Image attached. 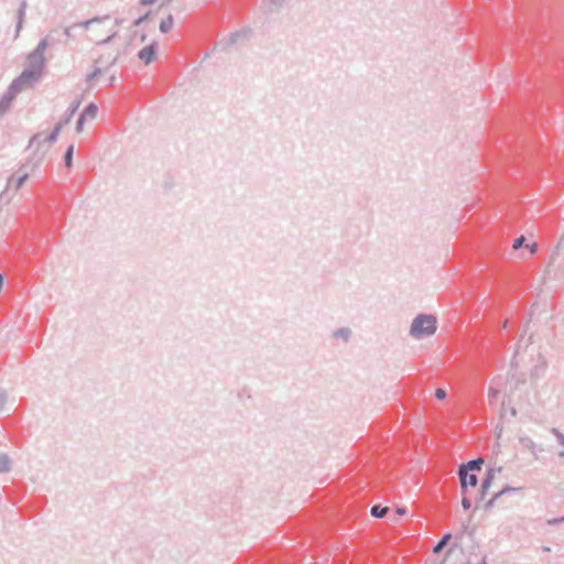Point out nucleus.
Listing matches in <instances>:
<instances>
[{
	"instance_id": "obj_24",
	"label": "nucleus",
	"mask_w": 564,
	"mask_h": 564,
	"mask_svg": "<svg viewBox=\"0 0 564 564\" xmlns=\"http://www.w3.org/2000/svg\"><path fill=\"white\" fill-rule=\"evenodd\" d=\"M62 124H57L54 127V129L52 130V132L46 137L44 138V142H50V143H53L57 140V137L59 134V132L62 131Z\"/></svg>"
},
{
	"instance_id": "obj_38",
	"label": "nucleus",
	"mask_w": 564,
	"mask_h": 564,
	"mask_svg": "<svg viewBox=\"0 0 564 564\" xmlns=\"http://www.w3.org/2000/svg\"><path fill=\"white\" fill-rule=\"evenodd\" d=\"M41 137H42V134H41V133H36V134H34V135L30 139L29 147H32V145H33V144H35V143H40V142H41Z\"/></svg>"
},
{
	"instance_id": "obj_48",
	"label": "nucleus",
	"mask_w": 564,
	"mask_h": 564,
	"mask_svg": "<svg viewBox=\"0 0 564 564\" xmlns=\"http://www.w3.org/2000/svg\"><path fill=\"white\" fill-rule=\"evenodd\" d=\"M115 82H116V77H115V76H111V77L109 78V85H113V84H115Z\"/></svg>"
},
{
	"instance_id": "obj_36",
	"label": "nucleus",
	"mask_w": 564,
	"mask_h": 564,
	"mask_svg": "<svg viewBox=\"0 0 564 564\" xmlns=\"http://www.w3.org/2000/svg\"><path fill=\"white\" fill-rule=\"evenodd\" d=\"M462 507L464 508V510L470 509L471 502H470V499L467 496L463 497V499H462Z\"/></svg>"
},
{
	"instance_id": "obj_57",
	"label": "nucleus",
	"mask_w": 564,
	"mask_h": 564,
	"mask_svg": "<svg viewBox=\"0 0 564 564\" xmlns=\"http://www.w3.org/2000/svg\"><path fill=\"white\" fill-rule=\"evenodd\" d=\"M562 520H563V522H564V516L562 517Z\"/></svg>"
},
{
	"instance_id": "obj_4",
	"label": "nucleus",
	"mask_w": 564,
	"mask_h": 564,
	"mask_svg": "<svg viewBox=\"0 0 564 564\" xmlns=\"http://www.w3.org/2000/svg\"><path fill=\"white\" fill-rule=\"evenodd\" d=\"M500 470H501V468H498L497 470H496V469H494V468H489V469L487 470L486 476H485V478H484V479H482V481H481V485H480V489H479L478 496H477V498H476V502H477V503H478V502H480V501H482V500L485 499V497H486V495H487V492H488L489 488H490V487H491V485H492V481H494V479H495V475H496V473H497V471L499 473Z\"/></svg>"
},
{
	"instance_id": "obj_44",
	"label": "nucleus",
	"mask_w": 564,
	"mask_h": 564,
	"mask_svg": "<svg viewBox=\"0 0 564 564\" xmlns=\"http://www.w3.org/2000/svg\"><path fill=\"white\" fill-rule=\"evenodd\" d=\"M517 384H521L525 382L524 375L521 373L519 377L516 378Z\"/></svg>"
},
{
	"instance_id": "obj_3",
	"label": "nucleus",
	"mask_w": 564,
	"mask_h": 564,
	"mask_svg": "<svg viewBox=\"0 0 564 564\" xmlns=\"http://www.w3.org/2000/svg\"><path fill=\"white\" fill-rule=\"evenodd\" d=\"M158 51H159L158 42L152 41L149 45H147L145 47L141 48L138 52V57L145 65H149L156 58Z\"/></svg>"
},
{
	"instance_id": "obj_13",
	"label": "nucleus",
	"mask_w": 564,
	"mask_h": 564,
	"mask_svg": "<svg viewBox=\"0 0 564 564\" xmlns=\"http://www.w3.org/2000/svg\"><path fill=\"white\" fill-rule=\"evenodd\" d=\"M351 329L349 327H340L332 333L333 339H341L344 343H348L351 338Z\"/></svg>"
},
{
	"instance_id": "obj_30",
	"label": "nucleus",
	"mask_w": 564,
	"mask_h": 564,
	"mask_svg": "<svg viewBox=\"0 0 564 564\" xmlns=\"http://www.w3.org/2000/svg\"><path fill=\"white\" fill-rule=\"evenodd\" d=\"M150 17V11L135 19L132 23V28L140 26Z\"/></svg>"
},
{
	"instance_id": "obj_46",
	"label": "nucleus",
	"mask_w": 564,
	"mask_h": 564,
	"mask_svg": "<svg viewBox=\"0 0 564 564\" xmlns=\"http://www.w3.org/2000/svg\"><path fill=\"white\" fill-rule=\"evenodd\" d=\"M397 513H398L399 516H404V514L406 513V509H405V508H403V507H399V508L397 509Z\"/></svg>"
},
{
	"instance_id": "obj_45",
	"label": "nucleus",
	"mask_w": 564,
	"mask_h": 564,
	"mask_svg": "<svg viewBox=\"0 0 564 564\" xmlns=\"http://www.w3.org/2000/svg\"><path fill=\"white\" fill-rule=\"evenodd\" d=\"M547 522H549V524H557V523H562L563 520H562V518H554L552 520H549Z\"/></svg>"
},
{
	"instance_id": "obj_49",
	"label": "nucleus",
	"mask_w": 564,
	"mask_h": 564,
	"mask_svg": "<svg viewBox=\"0 0 564 564\" xmlns=\"http://www.w3.org/2000/svg\"><path fill=\"white\" fill-rule=\"evenodd\" d=\"M122 22H123V20H122V19H116V20H115L116 25H120Z\"/></svg>"
},
{
	"instance_id": "obj_40",
	"label": "nucleus",
	"mask_w": 564,
	"mask_h": 564,
	"mask_svg": "<svg viewBox=\"0 0 564 564\" xmlns=\"http://www.w3.org/2000/svg\"><path fill=\"white\" fill-rule=\"evenodd\" d=\"M499 394V390L494 388V387H490L489 388V391H488V398L489 399H496Z\"/></svg>"
},
{
	"instance_id": "obj_32",
	"label": "nucleus",
	"mask_w": 564,
	"mask_h": 564,
	"mask_svg": "<svg viewBox=\"0 0 564 564\" xmlns=\"http://www.w3.org/2000/svg\"><path fill=\"white\" fill-rule=\"evenodd\" d=\"M551 432L556 436L558 443L564 446V434L556 427H553Z\"/></svg>"
},
{
	"instance_id": "obj_47",
	"label": "nucleus",
	"mask_w": 564,
	"mask_h": 564,
	"mask_svg": "<svg viewBox=\"0 0 564 564\" xmlns=\"http://www.w3.org/2000/svg\"><path fill=\"white\" fill-rule=\"evenodd\" d=\"M116 62H117V56L111 57V59L109 61V65L108 66L109 67L113 66L116 64Z\"/></svg>"
},
{
	"instance_id": "obj_19",
	"label": "nucleus",
	"mask_w": 564,
	"mask_h": 564,
	"mask_svg": "<svg viewBox=\"0 0 564 564\" xmlns=\"http://www.w3.org/2000/svg\"><path fill=\"white\" fill-rule=\"evenodd\" d=\"M389 512L388 507H382L381 505H375L371 507L370 513L373 518L381 519Z\"/></svg>"
},
{
	"instance_id": "obj_37",
	"label": "nucleus",
	"mask_w": 564,
	"mask_h": 564,
	"mask_svg": "<svg viewBox=\"0 0 564 564\" xmlns=\"http://www.w3.org/2000/svg\"><path fill=\"white\" fill-rule=\"evenodd\" d=\"M137 37H139V40H140V42H141V43H144V42H145V40H147V34H145V33L138 34V32H137V31H134V32H133V35H132V39H131V42H132L134 39H137Z\"/></svg>"
},
{
	"instance_id": "obj_51",
	"label": "nucleus",
	"mask_w": 564,
	"mask_h": 564,
	"mask_svg": "<svg viewBox=\"0 0 564 564\" xmlns=\"http://www.w3.org/2000/svg\"><path fill=\"white\" fill-rule=\"evenodd\" d=\"M511 414H512L513 416H516V415H517V411H516V409H511Z\"/></svg>"
},
{
	"instance_id": "obj_26",
	"label": "nucleus",
	"mask_w": 564,
	"mask_h": 564,
	"mask_svg": "<svg viewBox=\"0 0 564 564\" xmlns=\"http://www.w3.org/2000/svg\"><path fill=\"white\" fill-rule=\"evenodd\" d=\"M12 104H10L9 101L4 100L3 98H0V118H2L4 115L8 113V111L10 110Z\"/></svg>"
},
{
	"instance_id": "obj_28",
	"label": "nucleus",
	"mask_w": 564,
	"mask_h": 564,
	"mask_svg": "<svg viewBox=\"0 0 564 564\" xmlns=\"http://www.w3.org/2000/svg\"><path fill=\"white\" fill-rule=\"evenodd\" d=\"M101 73H102L101 68L99 66H96L95 69L87 75L86 82L90 83L93 79H95L96 77L101 75Z\"/></svg>"
},
{
	"instance_id": "obj_33",
	"label": "nucleus",
	"mask_w": 564,
	"mask_h": 564,
	"mask_svg": "<svg viewBox=\"0 0 564 564\" xmlns=\"http://www.w3.org/2000/svg\"><path fill=\"white\" fill-rule=\"evenodd\" d=\"M525 241V238L523 236L517 238L514 241H513V245H512V248L514 250H519L520 248L523 247V243Z\"/></svg>"
},
{
	"instance_id": "obj_17",
	"label": "nucleus",
	"mask_w": 564,
	"mask_h": 564,
	"mask_svg": "<svg viewBox=\"0 0 564 564\" xmlns=\"http://www.w3.org/2000/svg\"><path fill=\"white\" fill-rule=\"evenodd\" d=\"M98 107L96 104L90 102L79 115L84 119H90L94 120L97 117Z\"/></svg>"
},
{
	"instance_id": "obj_27",
	"label": "nucleus",
	"mask_w": 564,
	"mask_h": 564,
	"mask_svg": "<svg viewBox=\"0 0 564 564\" xmlns=\"http://www.w3.org/2000/svg\"><path fill=\"white\" fill-rule=\"evenodd\" d=\"M501 498L499 492H496L484 506L486 510H490L495 507V503Z\"/></svg>"
},
{
	"instance_id": "obj_5",
	"label": "nucleus",
	"mask_w": 564,
	"mask_h": 564,
	"mask_svg": "<svg viewBox=\"0 0 564 564\" xmlns=\"http://www.w3.org/2000/svg\"><path fill=\"white\" fill-rule=\"evenodd\" d=\"M108 19H109V15H104V17H94V18H91V19H88V20L82 21V22H79V23H74V24H72V25H69V26L64 28L63 33H64V35H65V37H66V40H65V41H63V42H64V43H66V41L72 36V30H73V29H75V28H77V26H82V28L87 29L89 25H91V24H94V23H101V22H104V21H106V20H108Z\"/></svg>"
},
{
	"instance_id": "obj_16",
	"label": "nucleus",
	"mask_w": 564,
	"mask_h": 564,
	"mask_svg": "<svg viewBox=\"0 0 564 564\" xmlns=\"http://www.w3.org/2000/svg\"><path fill=\"white\" fill-rule=\"evenodd\" d=\"M249 36V30H240L231 33L228 37L227 45H232L239 40H247Z\"/></svg>"
},
{
	"instance_id": "obj_34",
	"label": "nucleus",
	"mask_w": 564,
	"mask_h": 564,
	"mask_svg": "<svg viewBox=\"0 0 564 564\" xmlns=\"http://www.w3.org/2000/svg\"><path fill=\"white\" fill-rule=\"evenodd\" d=\"M85 120L86 119L79 116L75 127L77 133H80L84 130Z\"/></svg>"
},
{
	"instance_id": "obj_2",
	"label": "nucleus",
	"mask_w": 564,
	"mask_h": 564,
	"mask_svg": "<svg viewBox=\"0 0 564 564\" xmlns=\"http://www.w3.org/2000/svg\"><path fill=\"white\" fill-rule=\"evenodd\" d=\"M43 74L30 68H25L15 79H13L23 89V87L33 86Z\"/></svg>"
},
{
	"instance_id": "obj_23",
	"label": "nucleus",
	"mask_w": 564,
	"mask_h": 564,
	"mask_svg": "<svg viewBox=\"0 0 564 564\" xmlns=\"http://www.w3.org/2000/svg\"><path fill=\"white\" fill-rule=\"evenodd\" d=\"M451 539H452V534L451 533L444 534L442 536V539L433 547V552L434 553H440Z\"/></svg>"
},
{
	"instance_id": "obj_52",
	"label": "nucleus",
	"mask_w": 564,
	"mask_h": 564,
	"mask_svg": "<svg viewBox=\"0 0 564 564\" xmlns=\"http://www.w3.org/2000/svg\"><path fill=\"white\" fill-rule=\"evenodd\" d=\"M558 456L564 458V451L558 452Z\"/></svg>"
},
{
	"instance_id": "obj_55",
	"label": "nucleus",
	"mask_w": 564,
	"mask_h": 564,
	"mask_svg": "<svg viewBox=\"0 0 564 564\" xmlns=\"http://www.w3.org/2000/svg\"><path fill=\"white\" fill-rule=\"evenodd\" d=\"M133 29H134V28H132V26H131V28H129V31L133 33V32H134V31H133Z\"/></svg>"
},
{
	"instance_id": "obj_18",
	"label": "nucleus",
	"mask_w": 564,
	"mask_h": 564,
	"mask_svg": "<svg viewBox=\"0 0 564 564\" xmlns=\"http://www.w3.org/2000/svg\"><path fill=\"white\" fill-rule=\"evenodd\" d=\"M11 458L8 454L0 452V474H7L11 470Z\"/></svg>"
},
{
	"instance_id": "obj_54",
	"label": "nucleus",
	"mask_w": 564,
	"mask_h": 564,
	"mask_svg": "<svg viewBox=\"0 0 564 564\" xmlns=\"http://www.w3.org/2000/svg\"><path fill=\"white\" fill-rule=\"evenodd\" d=\"M133 29H134V28H132V26H131V28H129V31L133 33V32H134V31H133Z\"/></svg>"
},
{
	"instance_id": "obj_31",
	"label": "nucleus",
	"mask_w": 564,
	"mask_h": 564,
	"mask_svg": "<svg viewBox=\"0 0 564 564\" xmlns=\"http://www.w3.org/2000/svg\"><path fill=\"white\" fill-rule=\"evenodd\" d=\"M117 35H118V31H117V30H112V31L110 32V34H109L106 39L98 41V42H97V44H98V45L107 44V43H109L112 39H115Z\"/></svg>"
},
{
	"instance_id": "obj_22",
	"label": "nucleus",
	"mask_w": 564,
	"mask_h": 564,
	"mask_svg": "<svg viewBox=\"0 0 564 564\" xmlns=\"http://www.w3.org/2000/svg\"><path fill=\"white\" fill-rule=\"evenodd\" d=\"M285 0H262L263 6L268 11H275L283 4Z\"/></svg>"
},
{
	"instance_id": "obj_11",
	"label": "nucleus",
	"mask_w": 564,
	"mask_h": 564,
	"mask_svg": "<svg viewBox=\"0 0 564 564\" xmlns=\"http://www.w3.org/2000/svg\"><path fill=\"white\" fill-rule=\"evenodd\" d=\"M22 90V88L18 85V83H15L14 80H12V83L10 84V86L8 87V89L4 91V94L2 95L1 98H3L4 100L9 101L10 104L13 102L14 98L17 97V95Z\"/></svg>"
},
{
	"instance_id": "obj_41",
	"label": "nucleus",
	"mask_w": 564,
	"mask_h": 564,
	"mask_svg": "<svg viewBox=\"0 0 564 564\" xmlns=\"http://www.w3.org/2000/svg\"><path fill=\"white\" fill-rule=\"evenodd\" d=\"M156 1L158 0H140L139 4L142 6V7H148V6L154 4Z\"/></svg>"
},
{
	"instance_id": "obj_53",
	"label": "nucleus",
	"mask_w": 564,
	"mask_h": 564,
	"mask_svg": "<svg viewBox=\"0 0 564 564\" xmlns=\"http://www.w3.org/2000/svg\"><path fill=\"white\" fill-rule=\"evenodd\" d=\"M507 324H508V321H505V323L502 324V327L506 328Z\"/></svg>"
},
{
	"instance_id": "obj_8",
	"label": "nucleus",
	"mask_w": 564,
	"mask_h": 564,
	"mask_svg": "<svg viewBox=\"0 0 564 564\" xmlns=\"http://www.w3.org/2000/svg\"><path fill=\"white\" fill-rule=\"evenodd\" d=\"M20 172H21V170L18 171L19 176L17 178H15V174H11L8 177L7 189H9L11 186H14L15 191H18L20 187H22L24 182L29 178V173L28 172L20 173Z\"/></svg>"
},
{
	"instance_id": "obj_39",
	"label": "nucleus",
	"mask_w": 564,
	"mask_h": 564,
	"mask_svg": "<svg viewBox=\"0 0 564 564\" xmlns=\"http://www.w3.org/2000/svg\"><path fill=\"white\" fill-rule=\"evenodd\" d=\"M435 397L438 399V400H443L446 398V391L442 388H438L435 390Z\"/></svg>"
},
{
	"instance_id": "obj_1",
	"label": "nucleus",
	"mask_w": 564,
	"mask_h": 564,
	"mask_svg": "<svg viewBox=\"0 0 564 564\" xmlns=\"http://www.w3.org/2000/svg\"><path fill=\"white\" fill-rule=\"evenodd\" d=\"M437 321L434 315L419 314L411 324L410 335L415 339H422L435 334Z\"/></svg>"
},
{
	"instance_id": "obj_15",
	"label": "nucleus",
	"mask_w": 564,
	"mask_h": 564,
	"mask_svg": "<svg viewBox=\"0 0 564 564\" xmlns=\"http://www.w3.org/2000/svg\"><path fill=\"white\" fill-rule=\"evenodd\" d=\"M26 8H28L26 0H21L19 10L17 12V19H18V21H17V33H19L20 30L22 29V24H23V21H24Z\"/></svg>"
},
{
	"instance_id": "obj_10",
	"label": "nucleus",
	"mask_w": 564,
	"mask_h": 564,
	"mask_svg": "<svg viewBox=\"0 0 564 564\" xmlns=\"http://www.w3.org/2000/svg\"><path fill=\"white\" fill-rule=\"evenodd\" d=\"M482 465H484V458L478 457V458L468 460L465 464H462L458 467V470H465V471H468V473L476 471V470H480Z\"/></svg>"
},
{
	"instance_id": "obj_14",
	"label": "nucleus",
	"mask_w": 564,
	"mask_h": 564,
	"mask_svg": "<svg viewBox=\"0 0 564 564\" xmlns=\"http://www.w3.org/2000/svg\"><path fill=\"white\" fill-rule=\"evenodd\" d=\"M519 442L524 448L529 449L535 458H538V445L532 438L529 436H522L519 438Z\"/></svg>"
},
{
	"instance_id": "obj_29",
	"label": "nucleus",
	"mask_w": 564,
	"mask_h": 564,
	"mask_svg": "<svg viewBox=\"0 0 564 564\" xmlns=\"http://www.w3.org/2000/svg\"><path fill=\"white\" fill-rule=\"evenodd\" d=\"M521 488L520 487H511V486H506L503 487L499 492V495L502 497L507 494H511V492H517V491H520Z\"/></svg>"
},
{
	"instance_id": "obj_12",
	"label": "nucleus",
	"mask_w": 564,
	"mask_h": 564,
	"mask_svg": "<svg viewBox=\"0 0 564 564\" xmlns=\"http://www.w3.org/2000/svg\"><path fill=\"white\" fill-rule=\"evenodd\" d=\"M459 482H465L469 487H476L478 484V477L465 470H458Z\"/></svg>"
},
{
	"instance_id": "obj_43",
	"label": "nucleus",
	"mask_w": 564,
	"mask_h": 564,
	"mask_svg": "<svg viewBox=\"0 0 564 564\" xmlns=\"http://www.w3.org/2000/svg\"><path fill=\"white\" fill-rule=\"evenodd\" d=\"M468 487L469 486H467L465 482H460V491L463 497L466 496Z\"/></svg>"
},
{
	"instance_id": "obj_9",
	"label": "nucleus",
	"mask_w": 564,
	"mask_h": 564,
	"mask_svg": "<svg viewBox=\"0 0 564 564\" xmlns=\"http://www.w3.org/2000/svg\"><path fill=\"white\" fill-rule=\"evenodd\" d=\"M79 106H80V100H74L69 105L67 110L64 112L63 117L57 122V124H62V128H64L66 124H68L69 121L72 120L73 116L75 115V112L78 110Z\"/></svg>"
},
{
	"instance_id": "obj_42",
	"label": "nucleus",
	"mask_w": 564,
	"mask_h": 564,
	"mask_svg": "<svg viewBox=\"0 0 564 564\" xmlns=\"http://www.w3.org/2000/svg\"><path fill=\"white\" fill-rule=\"evenodd\" d=\"M527 248L529 249L530 253L533 254L538 250V245L535 242L528 245Z\"/></svg>"
},
{
	"instance_id": "obj_50",
	"label": "nucleus",
	"mask_w": 564,
	"mask_h": 564,
	"mask_svg": "<svg viewBox=\"0 0 564 564\" xmlns=\"http://www.w3.org/2000/svg\"><path fill=\"white\" fill-rule=\"evenodd\" d=\"M102 63H104L102 58H97L95 61V64H97V65H101Z\"/></svg>"
},
{
	"instance_id": "obj_20",
	"label": "nucleus",
	"mask_w": 564,
	"mask_h": 564,
	"mask_svg": "<svg viewBox=\"0 0 564 564\" xmlns=\"http://www.w3.org/2000/svg\"><path fill=\"white\" fill-rule=\"evenodd\" d=\"M173 23H174V18L172 14H169L166 19L162 20L160 22V31L162 33H167L171 31V29L173 28Z\"/></svg>"
},
{
	"instance_id": "obj_35",
	"label": "nucleus",
	"mask_w": 564,
	"mask_h": 564,
	"mask_svg": "<svg viewBox=\"0 0 564 564\" xmlns=\"http://www.w3.org/2000/svg\"><path fill=\"white\" fill-rule=\"evenodd\" d=\"M7 400H8V395H7L6 391L1 390L0 391V411H2L4 409Z\"/></svg>"
},
{
	"instance_id": "obj_7",
	"label": "nucleus",
	"mask_w": 564,
	"mask_h": 564,
	"mask_svg": "<svg viewBox=\"0 0 564 564\" xmlns=\"http://www.w3.org/2000/svg\"><path fill=\"white\" fill-rule=\"evenodd\" d=\"M546 369H547L546 360L542 356H539L538 362L532 367V369L530 371L531 379L534 380V379H540V378L544 377Z\"/></svg>"
},
{
	"instance_id": "obj_21",
	"label": "nucleus",
	"mask_w": 564,
	"mask_h": 564,
	"mask_svg": "<svg viewBox=\"0 0 564 564\" xmlns=\"http://www.w3.org/2000/svg\"><path fill=\"white\" fill-rule=\"evenodd\" d=\"M54 32H55V30H54V31H52V32L47 35V37H45V39L41 40V41L37 43L36 47H35L32 52L37 53V54H41V55H44V52H45V50H46V47H47V45H48V40H50V39H52V34H53Z\"/></svg>"
},
{
	"instance_id": "obj_6",
	"label": "nucleus",
	"mask_w": 564,
	"mask_h": 564,
	"mask_svg": "<svg viewBox=\"0 0 564 564\" xmlns=\"http://www.w3.org/2000/svg\"><path fill=\"white\" fill-rule=\"evenodd\" d=\"M28 63H29L28 68L43 74L46 59H45L44 55L31 52L28 55Z\"/></svg>"
},
{
	"instance_id": "obj_25",
	"label": "nucleus",
	"mask_w": 564,
	"mask_h": 564,
	"mask_svg": "<svg viewBox=\"0 0 564 564\" xmlns=\"http://www.w3.org/2000/svg\"><path fill=\"white\" fill-rule=\"evenodd\" d=\"M74 149V144H69L65 151L64 161L67 167H70L73 164Z\"/></svg>"
},
{
	"instance_id": "obj_56",
	"label": "nucleus",
	"mask_w": 564,
	"mask_h": 564,
	"mask_svg": "<svg viewBox=\"0 0 564 564\" xmlns=\"http://www.w3.org/2000/svg\"><path fill=\"white\" fill-rule=\"evenodd\" d=\"M481 564H487L486 558L484 557Z\"/></svg>"
}]
</instances>
